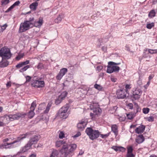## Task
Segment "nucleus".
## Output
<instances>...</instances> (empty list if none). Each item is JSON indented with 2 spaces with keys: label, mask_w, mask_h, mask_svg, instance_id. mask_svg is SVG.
I'll return each instance as SVG.
<instances>
[{
  "label": "nucleus",
  "mask_w": 157,
  "mask_h": 157,
  "mask_svg": "<svg viewBox=\"0 0 157 157\" xmlns=\"http://www.w3.org/2000/svg\"><path fill=\"white\" fill-rule=\"evenodd\" d=\"M125 88L126 90L125 91L127 92L128 89H130L131 88V85L130 84H126L125 85Z\"/></svg>",
  "instance_id": "46"
},
{
  "label": "nucleus",
  "mask_w": 157,
  "mask_h": 157,
  "mask_svg": "<svg viewBox=\"0 0 157 157\" xmlns=\"http://www.w3.org/2000/svg\"><path fill=\"white\" fill-rule=\"evenodd\" d=\"M39 140L38 136H35L34 137L30 139L29 142L28 144L30 145L31 147L32 145L34 144H36Z\"/></svg>",
  "instance_id": "17"
},
{
  "label": "nucleus",
  "mask_w": 157,
  "mask_h": 157,
  "mask_svg": "<svg viewBox=\"0 0 157 157\" xmlns=\"http://www.w3.org/2000/svg\"><path fill=\"white\" fill-rule=\"evenodd\" d=\"M81 135V133L79 132H78L75 135H74L73 137L75 138L78 137Z\"/></svg>",
  "instance_id": "48"
},
{
  "label": "nucleus",
  "mask_w": 157,
  "mask_h": 157,
  "mask_svg": "<svg viewBox=\"0 0 157 157\" xmlns=\"http://www.w3.org/2000/svg\"><path fill=\"white\" fill-rule=\"evenodd\" d=\"M38 5V3L37 2H33L30 5V8L32 10H35L36 9Z\"/></svg>",
  "instance_id": "31"
},
{
  "label": "nucleus",
  "mask_w": 157,
  "mask_h": 157,
  "mask_svg": "<svg viewBox=\"0 0 157 157\" xmlns=\"http://www.w3.org/2000/svg\"><path fill=\"white\" fill-rule=\"evenodd\" d=\"M142 93L141 90L139 89H136L133 91L132 98L135 100L138 99L140 98Z\"/></svg>",
  "instance_id": "11"
},
{
  "label": "nucleus",
  "mask_w": 157,
  "mask_h": 157,
  "mask_svg": "<svg viewBox=\"0 0 157 157\" xmlns=\"http://www.w3.org/2000/svg\"><path fill=\"white\" fill-rule=\"evenodd\" d=\"M125 118L124 117H120L119 118V121H124Z\"/></svg>",
  "instance_id": "57"
},
{
  "label": "nucleus",
  "mask_w": 157,
  "mask_h": 157,
  "mask_svg": "<svg viewBox=\"0 0 157 157\" xmlns=\"http://www.w3.org/2000/svg\"><path fill=\"white\" fill-rule=\"evenodd\" d=\"M9 64L8 61L6 60L2 59V61L0 62V67H2L7 66Z\"/></svg>",
  "instance_id": "27"
},
{
  "label": "nucleus",
  "mask_w": 157,
  "mask_h": 157,
  "mask_svg": "<svg viewBox=\"0 0 157 157\" xmlns=\"http://www.w3.org/2000/svg\"><path fill=\"white\" fill-rule=\"evenodd\" d=\"M59 154V152L57 150L54 149L52 151L50 157H58Z\"/></svg>",
  "instance_id": "29"
},
{
  "label": "nucleus",
  "mask_w": 157,
  "mask_h": 157,
  "mask_svg": "<svg viewBox=\"0 0 157 157\" xmlns=\"http://www.w3.org/2000/svg\"><path fill=\"white\" fill-rule=\"evenodd\" d=\"M64 14L63 13H61L57 17L55 20V23H58L61 22L62 19L64 17Z\"/></svg>",
  "instance_id": "26"
},
{
  "label": "nucleus",
  "mask_w": 157,
  "mask_h": 157,
  "mask_svg": "<svg viewBox=\"0 0 157 157\" xmlns=\"http://www.w3.org/2000/svg\"><path fill=\"white\" fill-rule=\"evenodd\" d=\"M11 55L10 50H0V56L2 59H9Z\"/></svg>",
  "instance_id": "8"
},
{
  "label": "nucleus",
  "mask_w": 157,
  "mask_h": 157,
  "mask_svg": "<svg viewBox=\"0 0 157 157\" xmlns=\"http://www.w3.org/2000/svg\"><path fill=\"white\" fill-rule=\"evenodd\" d=\"M126 92L124 90H118L117 91V97L118 99H122L126 96Z\"/></svg>",
  "instance_id": "15"
},
{
  "label": "nucleus",
  "mask_w": 157,
  "mask_h": 157,
  "mask_svg": "<svg viewBox=\"0 0 157 157\" xmlns=\"http://www.w3.org/2000/svg\"><path fill=\"white\" fill-rule=\"evenodd\" d=\"M20 2L19 1H18L15 2L13 4L14 6H18L19 4H20Z\"/></svg>",
  "instance_id": "56"
},
{
  "label": "nucleus",
  "mask_w": 157,
  "mask_h": 157,
  "mask_svg": "<svg viewBox=\"0 0 157 157\" xmlns=\"http://www.w3.org/2000/svg\"><path fill=\"white\" fill-rule=\"evenodd\" d=\"M29 63V60H27L25 61L21 62L18 63L16 66V67L17 68H20L22 67L24 65H26Z\"/></svg>",
  "instance_id": "24"
},
{
  "label": "nucleus",
  "mask_w": 157,
  "mask_h": 157,
  "mask_svg": "<svg viewBox=\"0 0 157 157\" xmlns=\"http://www.w3.org/2000/svg\"><path fill=\"white\" fill-rule=\"evenodd\" d=\"M119 63H116L113 62H109L108 63L109 65L107 67V72L108 73H111L113 72L118 71L120 67L118 66H113V65H119Z\"/></svg>",
  "instance_id": "7"
},
{
  "label": "nucleus",
  "mask_w": 157,
  "mask_h": 157,
  "mask_svg": "<svg viewBox=\"0 0 157 157\" xmlns=\"http://www.w3.org/2000/svg\"><path fill=\"white\" fill-rule=\"evenodd\" d=\"M154 75L153 74L150 75L148 77V80L150 81L154 77Z\"/></svg>",
  "instance_id": "55"
},
{
  "label": "nucleus",
  "mask_w": 157,
  "mask_h": 157,
  "mask_svg": "<svg viewBox=\"0 0 157 157\" xmlns=\"http://www.w3.org/2000/svg\"><path fill=\"white\" fill-rule=\"evenodd\" d=\"M67 93L66 91H64L59 96L58 98L56 100L55 103L57 105L59 104L67 96Z\"/></svg>",
  "instance_id": "14"
},
{
  "label": "nucleus",
  "mask_w": 157,
  "mask_h": 157,
  "mask_svg": "<svg viewBox=\"0 0 157 157\" xmlns=\"http://www.w3.org/2000/svg\"><path fill=\"white\" fill-rule=\"evenodd\" d=\"M9 122L13 121L15 120H18L22 117L23 115L21 113H17L15 114H7Z\"/></svg>",
  "instance_id": "9"
},
{
  "label": "nucleus",
  "mask_w": 157,
  "mask_h": 157,
  "mask_svg": "<svg viewBox=\"0 0 157 157\" xmlns=\"http://www.w3.org/2000/svg\"><path fill=\"white\" fill-rule=\"evenodd\" d=\"M142 110L143 112L144 113L146 114L149 113L150 109L148 108H143Z\"/></svg>",
  "instance_id": "38"
},
{
  "label": "nucleus",
  "mask_w": 157,
  "mask_h": 157,
  "mask_svg": "<svg viewBox=\"0 0 157 157\" xmlns=\"http://www.w3.org/2000/svg\"><path fill=\"white\" fill-rule=\"evenodd\" d=\"M136 127V125H131L130 126V128H134Z\"/></svg>",
  "instance_id": "63"
},
{
  "label": "nucleus",
  "mask_w": 157,
  "mask_h": 157,
  "mask_svg": "<svg viewBox=\"0 0 157 157\" xmlns=\"http://www.w3.org/2000/svg\"><path fill=\"white\" fill-rule=\"evenodd\" d=\"M62 145V147L60 150V157H71L77 148V145L75 144H71L68 145L63 140L57 141L56 143V146L57 147H59Z\"/></svg>",
  "instance_id": "1"
},
{
  "label": "nucleus",
  "mask_w": 157,
  "mask_h": 157,
  "mask_svg": "<svg viewBox=\"0 0 157 157\" xmlns=\"http://www.w3.org/2000/svg\"><path fill=\"white\" fill-rule=\"evenodd\" d=\"M144 140V138L142 135H139L136 139V142L138 144L143 142Z\"/></svg>",
  "instance_id": "21"
},
{
  "label": "nucleus",
  "mask_w": 157,
  "mask_h": 157,
  "mask_svg": "<svg viewBox=\"0 0 157 157\" xmlns=\"http://www.w3.org/2000/svg\"><path fill=\"white\" fill-rule=\"evenodd\" d=\"M27 24H29V28L32 27L34 25V21L27 22Z\"/></svg>",
  "instance_id": "45"
},
{
  "label": "nucleus",
  "mask_w": 157,
  "mask_h": 157,
  "mask_svg": "<svg viewBox=\"0 0 157 157\" xmlns=\"http://www.w3.org/2000/svg\"><path fill=\"white\" fill-rule=\"evenodd\" d=\"M127 157H134V156L132 153H127Z\"/></svg>",
  "instance_id": "54"
},
{
  "label": "nucleus",
  "mask_w": 157,
  "mask_h": 157,
  "mask_svg": "<svg viewBox=\"0 0 157 157\" xmlns=\"http://www.w3.org/2000/svg\"><path fill=\"white\" fill-rule=\"evenodd\" d=\"M111 148L116 151H120L124 152L125 150V149L122 147L113 146L111 147Z\"/></svg>",
  "instance_id": "25"
},
{
  "label": "nucleus",
  "mask_w": 157,
  "mask_h": 157,
  "mask_svg": "<svg viewBox=\"0 0 157 157\" xmlns=\"http://www.w3.org/2000/svg\"><path fill=\"white\" fill-rule=\"evenodd\" d=\"M36 106V101H33L31 104V107L30 108V110L28 113V116L29 118H32L35 115L34 111Z\"/></svg>",
  "instance_id": "10"
},
{
  "label": "nucleus",
  "mask_w": 157,
  "mask_h": 157,
  "mask_svg": "<svg viewBox=\"0 0 157 157\" xmlns=\"http://www.w3.org/2000/svg\"><path fill=\"white\" fill-rule=\"evenodd\" d=\"M27 22L25 21L24 22L21 23L19 29V33L25 32L29 29V24H27Z\"/></svg>",
  "instance_id": "12"
},
{
  "label": "nucleus",
  "mask_w": 157,
  "mask_h": 157,
  "mask_svg": "<svg viewBox=\"0 0 157 157\" xmlns=\"http://www.w3.org/2000/svg\"><path fill=\"white\" fill-rule=\"evenodd\" d=\"M110 132H109L108 133L105 134H101L100 136L102 138H107L110 134Z\"/></svg>",
  "instance_id": "41"
},
{
  "label": "nucleus",
  "mask_w": 157,
  "mask_h": 157,
  "mask_svg": "<svg viewBox=\"0 0 157 157\" xmlns=\"http://www.w3.org/2000/svg\"><path fill=\"white\" fill-rule=\"evenodd\" d=\"M7 26V25L6 24H5L1 26V27L2 28V31H3L4 30L6 29V27Z\"/></svg>",
  "instance_id": "51"
},
{
  "label": "nucleus",
  "mask_w": 157,
  "mask_h": 157,
  "mask_svg": "<svg viewBox=\"0 0 157 157\" xmlns=\"http://www.w3.org/2000/svg\"><path fill=\"white\" fill-rule=\"evenodd\" d=\"M52 103L51 102H49L47 105V106L46 107V109L44 111V113H48L50 109V108H51V106H52Z\"/></svg>",
  "instance_id": "33"
},
{
  "label": "nucleus",
  "mask_w": 157,
  "mask_h": 157,
  "mask_svg": "<svg viewBox=\"0 0 157 157\" xmlns=\"http://www.w3.org/2000/svg\"><path fill=\"white\" fill-rule=\"evenodd\" d=\"M86 132L90 138L94 140L98 138L99 136V132L98 130H93L90 128H87L86 130Z\"/></svg>",
  "instance_id": "4"
},
{
  "label": "nucleus",
  "mask_w": 157,
  "mask_h": 157,
  "mask_svg": "<svg viewBox=\"0 0 157 157\" xmlns=\"http://www.w3.org/2000/svg\"><path fill=\"white\" fill-rule=\"evenodd\" d=\"M133 103L134 104V109H136V112L134 111V112L136 113L137 112L140 111L141 109L136 103L134 102H133Z\"/></svg>",
  "instance_id": "32"
},
{
  "label": "nucleus",
  "mask_w": 157,
  "mask_h": 157,
  "mask_svg": "<svg viewBox=\"0 0 157 157\" xmlns=\"http://www.w3.org/2000/svg\"><path fill=\"white\" fill-rule=\"evenodd\" d=\"M25 21H27V22H30V21H34V18L33 17L30 18L28 20Z\"/></svg>",
  "instance_id": "53"
},
{
  "label": "nucleus",
  "mask_w": 157,
  "mask_h": 157,
  "mask_svg": "<svg viewBox=\"0 0 157 157\" xmlns=\"http://www.w3.org/2000/svg\"><path fill=\"white\" fill-rule=\"evenodd\" d=\"M155 10H152L148 14V16L151 18L154 17L155 16Z\"/></svg>",
  "instance_id": "34"
},
{
  "label": "nucleus",
  "mask_w": 157,
  "mask_h": 157,
  "mask_svg": "<svg viewBox=\"0 0 157 157\" xmlns=\"http://www.w3.org/2000/svg\"><path fill=\"white\" fill-rule=\"evenodd\" d=\"M94 88L99 91H102L103 89V87L100 85L96 84L94 85Z\"/></svg>",
  "instance_id": "35"
},
{
  "label": "nucleus",
  "mask_w": 157,
  "mask_h": 157,
  "mask_svg": "<svg viewBox=\"0 0 157 157\" xmlns=\"http://www.w3.org/2000/svg\"><path fill=\"white\" fill-rule=\"evenodd\" d=\"M11 10V9L10 8V7H9L7 10L6 11V12L7 13L10 11Z\"/></svg>",
  "instance_id": "64"
},
{
  "label": "nucleus",
  "mask_w": 157,
  "mask_h": 157,
  "mask_svg": "<svg viewBox=\"0 0 157 157\" xmlns=\"http://www.w3.org/2000/svg\"><path fill=\"white\" fill-rule=\"evenodd\" d=\"M31 147L29 144L28 143L24 147L21 149L20 152L21 153H24L30 149Z\"/></svg>",
  "instance_id": "22"
},
{
  "label": "nucleus",
  "mask_w": 157,
  "mask_h": 157,
  "mask_svg": "<svg viewBox=\"0 0 157 157\" xmlns=\"http://www.w3.org/2000/svg\"><path fill=\"white\" fill-rule=\"evenodd\" d=\"M25 54L24 52H23L22 51H21L19 53L18 56L16 57L15 59L19 61L21 59L23 58Z\"/></svg>",
  "instance_id": "28"
},
{
  "label": "nucleus",
  "mask_w": 157,
  "mask_h": 157,
  "mask_svg": "<svg viewBox=\"0 0 157 157\" xmlns=\"http://www.w3.org/2000/svg\"><path fill=\"white\" fill-rule=\"evenodd\" d=\"M6 86L7 87H9L11 86V82L10 81L9 82H8L6 84Z\"/></svg>",
  "instance_id": "59"
},
{
  "label": "nucleus",
  "mask_w": 157,
  "mask_h": 157,
  "mask_svg": "<svg viewBox=\"0 0 157 157\" xmlns=\"http://www.w3.org/2000/svg\"><path fill=\"white\" fill-rule=\"evenodd\" d=\"M36 154H32L30 155L29 157H36Z\"/></svg>",
  "instance_id": "61"
},
{
  "label": "nucleus",
  "mask_w": 157,
  "mask_h": 157,
  "mask_svg": "<svg viewBox=\"0 0 157 157\" xmlns=\"http://www.w3.org/2000/svg\"><path fill=\"white\" fill-rule=\"evenodd\" d=\"M29 68H30V66L29 65H26L23 68H21L20 70V71L21 72H23L26 71Z\"/></svg>",
  "instance_id": "36"
},
{
  "label": "nucleus",
  "mask_w": 157,
  "mask_h": 157,
  "mask_svg": "<svg viewBox=\"0 0 157 157\" xmlns=\"http://www.w3.org/2000/svg\"><path fill=\"white\" fill-rule=\"evenodd\" d=\"M154 26V24L153 22L151 23L147 24L146 27L147 29H151L152 27Z\"/></svg>",
  "instance_id": "39"
},
{
  "label": "nucleus",
  "mask_w": 157,
  "mask_h": 157,
  "mask_svg": "<svg viewBox=\"0 0 157 157\" xmlns=\"http://www.w3.org/2000/svg\"><path fill=\"white\" fill-rule=\"evenodd\" d=\"M87 123V121L86 120L82 119L78 123L77 127L79 130H82L86 127Z\"/></svg>",
  "instance_id": "16"
},
{
  "label": "nucleus",
  "mask_w": 157,
  "mask_h": 157,
  "mask_svg": "<svg viewBox=\"0 0 157 157\" xmlns=\"http://www.w3.org/2000/svg\"><path fill=\"white\" fill-rule=\"evenodd\" d=\"M99 105L98 103L93 102L90 104V109L93 110V113L90 114L91 118L93 120H95L96 118L101 114V110L100 108Z\"/></svg>",
  "instance_id": "3"
},
{
  "label": "nucleus",
  "mask_w": 157,
  "mask_h": 157,
  "mask_svg": "<svg viewBox=\"0 0 157 157\" xmlns=\"http://www.w3.org/2000/svg\"><path fill=\"white\" fill-rule=\"evenodd\" d=\"M145 52L149 53L151 54L156 53V50H145Z\"/></svg>",
  "instance_id": "37"
},
{
  "label": "nucleus",
  "mask_w": 157,
  "mask_h": 157,
  "mask_svg": "<svg viewBox=\"0 0 157 157\" xmlns=\"http://www.w3.org/2000/svg\"><path fill=\"white\" fill-rule=\"evenodd\" d=\"M29 134V133H26L25 134L21 135L17 137L13 142L10 143H6L4 144H2L3 146L2 149H11L17 146L18 145V144H17L16 146H14V144L24 139Z\"/></svg>",
  "instance_id": "2"
},
{
  "label": "nucleus",
  "mask_w": 157,
  "mask_h": 157,
  "mask_svg": "<svg viewBox=\"0 0 157 157\" xmlns=\"http://www.w3.org/2000/svg\"><path fill=\"white\" fill-rule=\"evenodd\" d=\"M6 124L3 122L0 121V126H3L6 125Z\"/></svg>",
  "instance_id": "60"
},
{
  "label": "nucleus",
  "mask_w": 157,
  "mask_h": 157,
  "mask_svg": "<svg viewBox=\"0 0 157 157\" xmlns=\"http://www.w3.org/2000/svg\"><path fill=\"white\" fill-rule=\"evenodd\" d=\"M25 78L26 79V81L25 82H27L30 81L31 79V77L29 76H27L25 77Z\"/></svg>",
  "instance_id": "47"
},
{
  "label": "nucleus",
  "mask_w": 157,
  "mask_h": 157,
  "mask_svg": "<svg viewBox=\"0 0 157 157\" xmlns=\"http://www.w3.org/2000/svg\"><path fill=\"white\" fill-rule=\"evenodd\" d=\"M68 109V105L66 104L62 107L59 111L57 114V116L60 118L64 119L67 117V111Z\"/></svg>",
  "instance_id": "6"
},
{
  "label": "nucleus",
  "mask_w": 157,
  "mask_h": 157,
  "mask_svg": "<svg viewBox=\"0 0 157 157\" xmlns=\"http://www.w3.org/2000/svg\"><path fill=\"white\" fill-rule=\"evenodd\" d=\"M111 80L112 82H115L117 81V78L114 77H111Z\"/></svg>",
  "instance_id": "58"
},
{
  "label": "nucleus",
  "mask_w": 157,
  "mask_h": 157,
  "mask_svg": "<svg viewBox=\"0 0 157 157\" xmlns=\"http://www.w3.org/2000/svg\"><path fill=\"white\" fill-rule=\"evenodd\" d=\"M127 106L129 107L130 109H132L133 108V105L132 103H128L127 104Z\"/></svg>",
  "instance_id": "50"
},
{
  "label": "nucleus",
  "mask_w": 157,
  "mask_h": 157,
  "mask_svg": "<svg viewBox=\"0 0 157 157\" xmlns=\"http://www.w3.org/2000/svg\"><path fill=\"white\" fill-rule=\"evenodd\" d=\"M146 120L149 122H152L154 121V118L152 116H150L146 118Z\"/></svg>",
  "instance_id": "42"
},
{
  "label": "nucleus",
  "mask_w": 157,
  "mask_h": 157,
  "mask_svg": "<svg viewBox=\"0 0 157 157\" xmlns=\"http://www.w3.org/2000/svg\"><path fill=\"white\" fill-rule=\"evenodd\" d=\"M145 128V126L143 125H141L135 129V132L138 134L141 133L144 131Z\"/></svg>",
  "instance_id": "18"
},
{
  "label": "nucleus",
  "mask_w": 157,
  "mask_h": 157,
  "mask_svg": "<svg viewBox=\"0 0 157 157\" xmlns=\"http://www.w3.org/2000/svg\"><path fill=\"white\" fill-rule=\"evenodd\" d=\"M9 0H2L1 1V5L2 6L6 5L9 3Z\"/></svg>",
  "instance_id": "40"
},
{
  "label": "nucleus",
  "mask_w": 157,
  "mask_h": 157,
  "mask_svg": "<svg viewBox=\"0 0 157 157\" xmlns=\"http://www.w3.org/2000/svg\"><path fill=\"white\" fill-rule=\"evenodd\" d=\"M127 153H132L133 149L132 146H129L127 147Z\"/></svg>",
  "instance_id": "43"
},
{
  "label": "nucleus",
  "mask_w": 157,
  "mask_h": 157,
  "mask_svg": "<svg viewBox=\"0 0 157 157\" xmlns=\"http://www.w3.org/2000/svg\"><path fill=\"white\" fill-rule=\"evenodd\" d=\"M45 85L44 78L42 77H38L34 80L31 83V86L36 88H42L44 87Z\"/></svg>",
  "instance_id": "5"
},
{
  "label": "nucleus",
  "mask_w": 157,
  "mask_h": 157,
  "mask_svg": "<svg viewBox=\"0 0 157 157\" xmlns=\"http://www.w3.org/2000/svg\"><path fill=\"white\" fill-rule=\"evenodd\" d=\"M111 128L112 131L114 133L115 136H117L118 134L117 125L116 124L112 125Z\"/></svg>",
  "instance_id": "19"
},
{
  "label": "nucleus",
  "mask_w": 157,
  "mask_h": 157,
  "mask_svg": "<svg viewBox=\"0 0 157 157\" xmlns=\"http://www.w3.org/2000/svg\"><path fill=\"white\" fill-rule=\"evenodd\" d=\"M126 116L128 120H132L135 117V115L132 112H130L126 113Z\"/></svg>",
  "instance_id": "30"
},
{
  "label": "nucleus",
  "mask_w": 157,
  "mask_h": 157,
  "mask_svg": "<svg viewBox=\"0 0 157 157\" xmlns=\"http://www.w3.org/2000/svg\"><path fill=\"white\" fill-rule=\"evenodd\" d=\"M10 139H11L12 140H13L14 139V138H6V139H5L3 140V142L4 143L7 142L9 141Z\"/></svg>",
  "instance_id": "49"
},
{
  "label": "nucleus",
  "mask_w": 157,
  "mask_h": 157,
  "mask_svg": "<svg viewBox=\"0 0 157 157\" xmlns=\"http://www.w3.org/2000/svg\"><path fill=\"white\" fill-rule=\"evenodd\" d=\"M43 23V20L42 19L40 18L38 21H34V22L33 26L36 27H40Z\"/></svg>",
  "instance_id": "23"
},
{
  "label": "nucleus",
  "mask_w": 157,
  "mask_h": 157,
  "mask_svg": "<svg viewBox=\"0 0 157 157\" xmlns=\"http://www.w3.org/2000/svg\"><path fill=\"white\" fill-rule=\"evenodd\" d=\"M67 69L63 68L60 69V71L56 77L57 80H60L63 77L67 72Z\"/></svg>",
  "instance_id": "13"
},
{
  "label": "nucleus",
  "mask_w": 157,
  "mask_h": 157,
  "mask_svg": "<svg viewBox=\"0 0 157 157\" xmlns=\"http://www.w3.org/2000/svg\"><path fill=\"white\" fill-rule=\"evenodd\" d=\"M0 121L3 122L6 124H8L9 122L7 114H5L4 116L0 117Z\"/></svg>",
  "instance_id": "20"
},
{
  "label": "nucleus",
  "mask_w": 157,
  "mask_h": 157,
  "mask_svg": "<svg viewBox=\"0 0 157 157\" xmlns=\"http://www.w3.org/2000/svg\"><path fill=\"white\" fill-rule=\"evenodd\" d=\"M84 151H81L79 152L78 155H82L84 154Z\"/></svg>",
  "instance_id": "62"
},
{
  "label": "nucleus",
  "mask_w": 157,
  "mask_h": 157,
  "mask_svg": "<svg viewBox=\"0 0 157 157\" xmlns=\"http://www.w3.org/2000/svg\"><path fill=\"white\" fill-rule=\"evenodd\" d=\"M102 68H103V67L101 66L100 65V66H98L97 67V70L99 71H101V70H102Z\"/></svg>",
  "instance_id": "52"
},
{
  "label": "nucleus",
  "mask_w": 157,
  "mask_h": 157,
  "mask_svg": "<svg viewBox=\"0 0 157 157\" xmlns=\"http://www.w3.org/2000/svg\"><path fill=\"white\" fill-rule=\"evenodd\" d=\"M64 137V134L62 131H61L59 134V137L60 139H62Z\"/></svg>",
  "instance_id": "44"
}]
</instances>
